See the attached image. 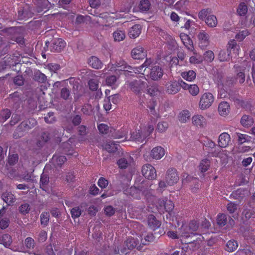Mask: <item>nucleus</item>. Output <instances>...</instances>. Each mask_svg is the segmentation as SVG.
<instances>
[{
  "instance_id": "nucleus-1",
  "label": "nucleus",
  "mask_w": 255,
  "mask_h": 255,
  "mask_svg": "<svg viewBox=\"0 0 255 255\" xmlns=\"http://www.w3.org/2000/svg\"><path fill=\"white\" fill-rule=\"evenodd\" d=\"M143 74L153 81H158L163 75V70L158 65H154L150 69H144Z\"/></svg>"
},
{
  "instance_id": "nucleus-2",
  "label": "nucleus",
  "mask_w": 255,
  "mask_h": 255,
  "mask_svg": "<svg viewBox=\"0 0 255 255\" xmlns=\"http://www.w3.org/2000/svg\"><path fill=\"white\" fill-rule=\"evenodd\" d=\"M214 99V97L211 93H204L202 95L199 102V108L202 110L209 108L212 105Z\"/></svg>"
},
{
  "instance_id": "nucleus-3",
  "label": "nucleus",
  "mask_w": 255,
  "mask_h": 255,
  "mask_svg": "<svg viewBox=\"0 0 255 255\" xmlns=\"http://www.w3.org/2000/svg\"><path fill=\"white\" fill-rule=\"evenodd\" d=\"M141 172L145 178L148 179H154L156 177L155 169L150 164H146L142 166Z\"/></svg>"
},
{
  "instance_id": "nucleus-4",
  "label": "nucleus",
  "mask_w": 255,
  "mask_h": 255,
  "mask_svg": "<svg viewBox=\"0 0 255 255\" xmlns=\"http://www.w3.org/2000/svg\"><path fill=\"white\" fill-rule=\"evenodd\" d=\"M166 181L169 185L176 183L179 180V176L175 168H170L168 169L166 174Z\"/></svg>"
},
{
  "instance_id": "nucleus-5",
  "label": "nucleus",
  "mask_w": 255,
  "mask_h": 255,
  "mask_svg": "<svg viewBox=\"0 0 255 255\" xmlns=\"http://www.w3.org/2000/svg\"><path fill=\"white\" fill-rule=\"evenodd\" d=\"M66 43L61 38H55L53 39L50 46V49L53 52H60L65 47Z\"/></svg>"
},
{
  "instance_id": "nucleus-6",
  "label": "nucleus",
  "mask_w": 255,
  "mask_h": 255,
  "mask_svg": "<svg viewBox=\"0 0 255 255\" xmlns=\"http://www.w3.org/2000/svg\"><path fill=\"white\" fill-rule=\"evenodd\" d=\"M146 55V51L140 45L135 47L131 51V56L134 59H142Z\"/></svg>"
},
{
  "instance_id": "nucleus-7",
  "label": "nucleus",
  "mask_w": 255,
  "mask_h": 255,
  "mask_svg": "<svg viewBox=\"0 0 255 255\" xmlns=\"http://www.w3.org/2000/svg\"><path fill=\"white\" fill-rule=\"evenodd\" d=\"M146 86V83L140 80H134L129 83L130 90L136 94H139Z\"/></svg>"
},
{
  "instance_id": "nucleus-8",
  "label": "nucleus",
  "mask_w": 255,
  "mask_h": 255,
  "mask_svg": "<svg viewBox=\"0 0 255 255\" xmlns=\"http://www.w3.org/2000/svg\"><path fill=\"white\" fill-rule=\"evenodd\" d=\"M137 241L133 238H129L124 243V248L121 249L122 254H127L128 250H131L137 246Z\"/></svg>"
},
{
  "instance_id": "nucleus-9",
  "label": "nucleus",
  "mask_w": 255,
  "mask_h": 255,
  "mask_svg": "<svg viewBox=\"0 0 255 255\" xmlns=\"http://www.w3.org/2000/svg\"><path fill=\"white\" fill-rule=\"evenodd\" d=\"M33 13L29 7L20 8L18 11L17 17L19 20H25L33 16Z\"/></svg>"
},
{
  "instance_id": "nucleus-10",
  "label": "nucleus",
  "mask_w": 255,
  "mask_h": 255,
  "mask_svg": "<svg viewBox=\"0 0 255 255\" xmlns=\"http://www.w3.org/2000/svg\"><path fill=\"white\" fill-rule=\"evenodd\" d=\"M166 92L169 94H175L180 91L178 81H170L166 84Z\"/></svg>"
},
{
  "instance_id": "nucleus-11",
  "label": "nucleus",
  "mask_w": 255,
  "mask_h": 255,
  "mask_svg": "<svg viewBox=\"0 0 255 255\" xmlns=\"http://www.w3.org/2000/svg\"><path fill=\"white\" fill-rule=\"evenodd\" d=\"M231 141L230 135L227 132L221 133L218 138V144L220 147H226Z\"/></svg>"
},
{
  "instance_id": "nucleus-12",
  "label": "nucleus",
  "mask_w": 255,
  "mask_h": 255,
  "mask_svg": "<svg viewBox=\"0 0 255 255\" xmlns=\"http://www.w3.org/2000/svg\"><path fill=\"white\" fill-rule=\"evenodd\" d=\"M87 62L90 67L95 69H100L103 66V63L96 56H92L90 57L87 60Z\"/></svg>"
},
{
  "instance_id": "nucleus-13",
  "label": "nucleus",
  "mask_w": 255,
  "mask_h": 255,
  "mask_svg": "<svg viewBox=\"0 0 255 255\" xmlns=\"http://www.w3.org/2000/svg\"><path fill=\"white\" fill-rule=\"evenodd\" d=\"M165 150L161 146L153 148L150 153V156L155 159H161L165 154Z\"/></svg>"
},
{
  "instance_id": "nucleus-14",
  "label": "nucleus",
  "mask_w": 255,
  "mask_h": 255,
  "mask_svg": "<svg viewBox=\"0 0 255 255\" xmlns=\"http://www.w3.org/2000/svg\"><path fill=\"white\" fill-rule=\"evenodd\" d=\"M192 123L194 126L203 128L206 125V120L200 115L194 116L192 118Z\"/></svg>"
},
{
  "instance_id": "nucleus-15",
  "label": "nucleus",
  "mask_w": 255,
  "mask_h": 255,
  "mask_svg": "<svg viewBox=\"0 0 255 255\" xmlns=\"http://www.w3.org/2000/svg\"><path fill=\"white\" fill-rule=\"evenodd\" d=\"M147 222L149 227L153 230H155L161 225V223L157 220L156 217L152 214L148 215Z\"/></svg>"
},
{
  "instance_id": "nucleus-16",
  "label": "nucleus",
  "mask_w": 255,
  "mask_h": 255,
  "mask_svg": "<svg viewBox=\"0 0 255 255\" xmlns=\"http://www.w3.org/2000/svg\"><path fill=\"white\" fill-rule=\"evenodd\" d=\"M141 26L140 24H135L132 26L128 31V35L130 38H135L141 33Z\"/></svg>"
},
{
  "instance_id": "nucleus-17",
  "label": "nucleus",
  "mask_w": 255,
  "mask_h": 255,
  "mask_svg": "<svg viewBox=\"0 0 255 255\" xmlns=\"http://www.w3.org/2000/svg\"><path fill=\"white\" fill-rule=\"evenodd\" d=\"M232 53L229 50H221L218 54V59L221 62L228 61L232 58Z\"/></svg>"
},
{
  "instance_id": "nucleus-18",
  "label": "nucleus",
  "mask_w": 255,
  "mask_h": 255,
  "mask_svg": "<svg viewBox=\"0 0 255 255\" xmlns=\"http://www.w3.org/2000/svg\"><path fill=\"white\" fill-rule=\"evenodd\" d=\"M146 137V135L145 134H143L142 131L140 130H136L131 133L130 138L133 141L142 142Z\"/></svg>"
},
{
  "instance_id": "nucleus-19",
  "label": "nucleus",
  "mask_w": 255,
  "mask_h": 255,
  "mask_svg": "<svg viewBox=\"0 0 255 255\" xmlns=\"http://www.w3.org/2000/svg\"><path fill=\"white\" fill-rule=\"evenodd\" d=\"M218 112L222 116H227L230 112V105L227 102H221L218 106Z\"/></svg>"
},
{
  "instance_id": "nucleus-20",
  "label": "nucleus",
  "mask_w": 255,
  "mask_h": 255,
  "mask_svg": "<svg viewBox=\"0 0 255 255\" xmlns=\"http://www.w3.org/2000/svg\"><path fill=\"white\" fill-rule=\"evenodd\" d=\"M1 198L4 202L8 205H11L15 201V197L13 194L10 192H5L1 195Z\"/></svg>"
},
{
  "instance_id": "nucleus-21",
  "label": "nucleus",
  "mask_w": 255,
  "mask_h": 255,
  "mask_svg": "<svg viewBox=\"0 0 255 255\" xmlns=\"http://www.w3.org/2000/svg\"><path fill=\"white\" fill-rule=\"evenodd\" d=\"M49 182V178L47 174L43 173L40 177V187L44 191L48 189V186Z\"/></svg>"
},
{
  "instance_id": "nucleus-22",
  "label": "nucleus",
  "mask_w": 255,
  "mask_h": 255,
  "mask_svg": "<svg viewBox=\"0 0 255 255\" xmlns=\"http://www.w3.org/2000/svg\"><path fill=\"white\" fill-rule=\"evenodd\" d=\"M236 83L235 77L232 76L227 77L224 80L223 83H222V86L223 88L228 90V88L234 86Z\"/></svg>"
},
{
  "instance_id": "nucleus-23",
  "label": "nucleus",
  "mask_w": 255,
  "mask_h": 255,
  "mask_svg": "<svg viewBox=\"0 0 255 255\" xmlns=\"http://www.w3.org/2000/svg\"><path fill=\"white\" fill-rule=\"evenodd\" d=\"M200 240H194L193 242H185L187 245L185 247L187 250H190L191 251H195L200 247Z\"/></svg>"
},
{
  "instance_id": "nucleus-24",
  "label": "nucleus",
  "mask_w": 255,
  "mask_h": 255,
  "mask_svg": "<svg viewBox=\"0 0 255 255\" xmlns=\"http://www.w3.org/2000/svg\"><path fill=\"white\" fill-rule=\"evenodd\" d=\"M206 24L210 27H215L218 24V20L216 16L213 14L209 15L205 19Z\"/></svg>"
},
{
  "instance_id": "nucleus-25",
  "label": "nucleus",
  "mask_w": 255,
  "mask_h": 255,
  "mask_svg": "<svg viewBox=\"0 0 255 255\" xmlns=\"http://www.w3.org/2000/svg\"><path fill=\"white\" fill-rule=\"evenodd\" d=\"M138 7L141 11H147L151 8L150 1L149 0H140Z\"/></svg>"
},
{
  "instance_id": "nucleus-26",
  "label": "nucleus",
  "mask_w": 255,
  "mask_h": 255,
  "mask_svg": "<svg viewBox=\"0 0 255 255\" xmlns=\"http://www.w3.org/2000/svg\"><path fill=\"white\" fill-rule=\"evenodd\" d=\"M180 37L184 45L190 49L193 47V43L192 40L190 39L189 36L185 34H181Z\"/></svg>"
},
{
  "instance_id": "nucleus-27",
  "label": "nucleus",
  "mask_w": 255,
  "mask_h": 255,
  "mask_svg": "<svg viewBox=\"0 0 255 255\" xmlns=\"http://www.w3.org/2000/svg\"><path fill=\"white\" fill-rule=\"evenodd\" d=\"M131 158L130 156H128L126 158L123 157L120 158L117 162V163L120 168L125 169L129 164Z\"/></svg>"
},
{
  "instance_id": "nucleus-28",
  "label": "nucleus",
  "mask_w": 255,
  "mask_h": 255,
  "mask_svg": "<svg viewBox=\"0 0 255 255\" xmlns=\"http://www.w3.org/2000/svg\"><path fill=\"white\" fill-rule=\"evenodd\" d=\"M118 146L119 145L114 141H110L105 144L104 148L109 152H114L118 150Z\"/></svg>"
},
{
  "instance_id": "nucleus-29",
  "label": "nucleus",
  "mask_w": 255,
  "mask_h": 255,
  "mask_svg": "<svg viewBox=\"0 0 255 255\" xmlns=\"http://www.w3.org/2000/svg\"><path fill=\"white\" fill-rule=\"evenodd\" d=\"M241 124L244 127H250L254 123L253 119L248 115H244L241 120Z\"/></svg>"
},
{
  "instance_id": "nucleus-30",
  "label": "nucleus",
  "mask_w": 255,
  "mask_h": 255,
  "mask_svg": "<svg viewBox=\"0 0 255 255\" xmlns=\"http://www.w3.org/2000/svg\"><path fill=\"white\" fill-rule=\"evenodd\" d=\"M35 121L33 119L28 120L22 122L20 125L21 127L26 131V132L32 128L34 127Z\"/></svg>"
},
{
  "instance_id": "nucleus-31",
  "label": "nucleus",
  "mask_w": 255,
  "mask_h": 255,
  "mask_svg": "<svg viewBox=\"0 0 255 255\" xmlns=\"http://www.w3.org/2000/svg\"><path fill=\"white\" fill-rule=\"evenodd\" d=\"M182 77L185 80L192 81L196 78V73L193 70H189L188 72H184L181 73Z\"/></svg>"
},
{
  "instance_id": "nucleus-32",
  "label": "nucleus",
  "mask_w": 255,
  "mask_h": 255,
  "mask_svg": "<svg viewBox=\"0 0 255 255\" xmlns=\"http://www.w3.org/2000/svg\"><path fill=\"white\" fill-rule=\"evenodd\" d=\"M238 247V244L234 240H230L226 244V250L229 252L235 251Z\"/></svg>"
},
{
  "instance_id": "nucleus-33",
  "label": "nucleus",
  "mask_w": 255,
  "mask_h": 255,
  "mask_svg": "<svg viewBox=\"0 0 255 255\" xmlns=\"http://www.w3.org/2000/svg\"><path fill=\"white\" fill-rule=\"evenodd\" d=\"M12 242L11 238L8 234L3 235L0 237V244H3L4 247H9Z\"/></svg>"
},
{
  "instance_id": "nucleus-34",
  "label": "nucleus",
  "mask_w": 255,
  "mask_h": 255,
  "mask_svg": "<svg viewBox=\"0 0 255 255\" xmlns=\"http://www.w3.org/2000/svg\"><path fill=\"white\" fill-rule=\"evenodd\" d=\"M188 2L186 0H180L174 5V8L177 10L184 11L187 9Z\"/></svg>"
},
{
  "instance_id": "nucleus-35",
  "label": "nucleus",
  "mask_w": 255,
  "mask_h": 255,
  "mask_svg": "<svg viewBox=\"0 0 255 255\" xmlns=\"http://www.w3.org/2000/svg\"><path fill=\"white\" fill-rule=\"evenodd\" d=\"M25 132L26 131L23 128V127H21V125L20 124L14 131L13 137L15 139H18L24 136Z\"/></svg>"
},
{
  "instance_id": "nucleus-36",
  "label": "nucleus",
  "mask_w": 255,
  "mask_h": 255,
  "mask_svg": "<svg viewBox=\"0 0 255 255\" xmlns=\"http://www.w3.org/2000/svg\"><path fill=\"white\" fill-rule=\"evenodd\" d=\"M40 139L41 140H39L37 143L38 146H42L43 143L47 142L50 139L49 133L47 131L43 132L40 135Z\"/></svg>"
},
{
  "instance_id": "nucleus-37",
  "label": "nucleus",
  "mask_w": 255,
  "mask_h": 255,
  "mask_svg": "<svg viewBox=\"0 0 255 255\" xmlns=\"http://www.w3.org/2000/svg\"><path fill=\"white\" fill-rule=\"evenodd\" d=\"M33 79L40 83H45L47 80L46 76L39 71L34 73Z\"/></svg>"
},
{
  "instance_id": "nucleus-38",
  "label": "nucleus",
  "mask_w": 255,
  "mask_h": 255,
  "mask_svg": "<svg viewBox=\"0 0 255 255\" xmlns=\"http://www.w3.org/2000/svg\"><path fill=\"white\" fill-rule=\"evenodd\" d=\"M113 35L114 40L115 41H118V42L123 40L126 37L125 32L123 31L119 30L115 31L113 33Z\"/></svg>"
},
{
  "instance_id": "nucleus-39",
  "label": "nucleus",
  "mask_w": 255,
  "mask_h": 255,
  "mask_svg": "<svg viewBox=\"0 0 255 255\" xmlns=\"http://www.w3.org/2000/svg\"><path fill=\"white\" fill-rule=\"evenodd\" d=\"M198 38L201 43H203L205 45H207L209 43V35L205 32V31L202 30L198 35Z\"/></svg>"
},
{
  "instance_id": "nucleus-40",
  "label": "nucleus",
  "mask_w": 255,
  "mask_h": 255,
  "mask_svg": "<svg viewBox=\"0 0 255 255\" xmlns=\"http://www.w3.org/2000/svg\"><path fill=\"white\" fill-rule=\"evenodd\" d=\"M136 186L139 193L142 194L145 193L149 187L147 181H143Z\"/></svg>"
},
{
  "instance_id": "nucleus-41",
  "label": "nucleus",
  "mask_w": 255,
  "mask_h": 255,
  "mask_svg": "<svg viewBox=\"0 0 255 255\" xmlns=\"http://www.w3.org/2000/svg\"><path fill=\"white\" fill-rule=\"evenodd\" d=\"M127 192L128 194L133 198H138L140 196V193L135 185L130 187L127 190Z\"/></svg>"
},
{
  "instance_id": "nucleus-42",
  "label": "nucleus",
  "mask_w": 255,
  "mask_h": 255,
  "mask_svg": "<svg viewBox=\"0 0 255 255\" xmlns=\"http://www.w3.org/2000/svg\"><path fill=\"white\" fill-rule=\"evenodd\" d=\"M87 127L86 126L82 125L78 127V134L80 136L79 137V141L86 140L84 136L87 134Z\"/></svg>"
},
{
  "instance_id": "nucleus-43",
  "label": "nucleus",
  "mask_w": 255,
  "mask_h": 255,
  "mask_svg": "<svg viewBox=\"0 0 255 255\" xmlns=\"http://www.w3.org/2000/svg\"><path fill=\"white\" fill-rule=\"evenodd\" d=\"M93 110V107L89 104L84 105L81 109L82 113L87 116L92 115L94 113Z\"/></svg>"
},
{
  "instance_id": "nucleus-44",
  "label": "nucleus",
  "mask_w": 255,
  "mask_h": 255,
  "mask_svg": "<svg viewBox=\"0 0 255 255\" xmlns=\"http://www.w3.org/2000/svg\"><path fill=\"white\" fill-rule=\"evenodd\" d=\"M40 224L43 227L48 225L49 221V214L48 212H43L40 215Z\"/></svg>"
},
{
  "instance_id": "nucleus-45",
  "label": "nucleus",
  "mask_w": 255,
  "mask_h": 255,
  "mask_svg": "<svg viewBox=\"0 0 255 255\" xmlns=\"http://www.w3.org/2000/svg\"><path fill=\"white\" fill-rule=\"evenodd\" d=\"M60 97L65 100L71 99L70 90L66 87L62 88L60 90Z\"/></svg>"
},
{
  "instance_id": "nucleus-46",
  "label": "nucleus",
  "mask_w": 255,
  "mask_h": 255,
  "mask_svg": "<svg viewBox=\"0 0 255 255\" xmlns=\"http://www.w3.org/2000/svg\"><path fill=\"white\" fill-rule=\"evenodd\" d=\"M155 65L154 60L151 58H146L143 64L139 67L140 71H142L143 68L145 67L146 69H150L152 66Z\"/></svg>"
},
{
  "instance_id": "nucleus-47",
  "label": "nucleus",
  "mask_w": 255,
  "mask_h": 255,
  "mask_svg": "<svg viewBox=\"0 0 255 255\" xmlns=\"http://www.w3.org/2000/svg\"><path fill=\"white\" fill-rule=\"evenodd\" d=\"M190 112L187 110H184L181 112L179 117V120L181 123H186L190 119Z\"/></svg>"
},
{
  "instance_id": "nucleus-48",
  "label": "nucleus",
  "mask_w": 255,
  "mask_h": 255,
  "mask_svg": "<svg viewBox=\"0 0 255 255\" xmlns=\"http://www.w3.org/2000/svg\"><path fill=\"white\" fill-rule=\"evenodd\" d=\"M210 165V161L207 159L202 160L199 165V168L202 172H205L209 169Z\"/></svg>"
},
{
  "instance_id": "nucleus-49",
  "label": "nucleus",
  "mask_w": 255,
  "mask_h": 255,
  "mask_svg": "<svg viewBox=\"0 0 255 255\" xmlns=\"http://www.w3.org/2000/svg\"><path fill=\"white\" fill-rule=\"evenodd\" d=\"M189 228V230L191 232V235H196V234L194 232L197 231L199 228V224L195 220L191 221L187 225Z\"/></svg>"
},
{
  "instance_id": "nucleus-50",
  "label": "nucleus",
  "mask_w": 255,
  "mask_h": 255,
  "mask_svg": "<svg viewBox=\"0 0 255 255\" xmlns=\"http://www.w3.org/2000/svg\"><path fill=\"white\" fill-rule=\"evenodd\" d=\"M180 233L183 237L188 238L190 236L191 232L189 230V228L187 225H182L180 228Z\"/></svg>"
},
{
  "instance_id": "nucleus-51",
  "label": "nucleus",
  "mask_w": 255,
  "mask_h": 255,
  "mask_svg": "<svg viewBox=\"0 0 255 255\" xmlns=\"http://www.w3.org/2000/svg\"><path fill=\"white\" fill-rule=\"evenodd\" d=\"M11 115V112L8 109H4L0 113V121L3 122L7 120Z\"/></svg>"
},
{
  "instance_id": "nucleus-52",
  "label": "nucleus",
  "mask_w": 255,
  "mask_h": 255,
  "mask_svg": "<svg viewBox=\"0 0 255 255\" xmlns=\"http://www.w3.org/2000/svg\"><path fill=\"white\" fill-rule=\"evenodd\" d=\"M211 13L212 11L210 8L203 9L199 11L198 13V17L199 19L204 20Z\"/></svg>"
},
{
  "instance_id": "nucleus-53",
  "label": "nucleus",
  "mask_w": 255,
  "mask_h": 255,
  "mask_svg": "<svg viewBox=\"0 0 255 255\" xmlns=\"http://www.w3.org/2000/svg\"><path fill=\"white\" fill-rule=\"evenodd\" d=\"M44 251L47 255H61L63 252V251H58V252L57 251H56V253H55L53 251L52 247L51 245L47 246Z\"/></svg>"
},
{
  "instance_id": "nucleus-54",
  "label": "nucleus",
  "mask_w": 255,
  "mask_h": 255,
  "mask_svg": "<svg viewBox=\"0 0 255 255\" xmlns=\"http://www.w3.org/2000/svg\"><path fill=\"white\" fill-rule=\"evenodd\" d=\"M168 128V124L166 122L162 121L158 123L156 129L159 132H163L166 130Z\"/></svg>"
},
{
  "instance_id": "nucleus-55",
  "label": "nucleus",
  "mask_w": 255,
  "mask_h": 255,
  "mask_svg": "<svg viewBox=\"0 0 255 255\" xmlns=\"http://www.w3.org/2000/svg\"><path fill=\"white\" fill-rule=\"evenodd\" d=\"M217 224L221 227L224 226L227 222V217L224 214L218 215L217 217Z\"/></svg>"
},
{
  "instance_id": "nucleus-56",
  "label": "nucleus",
  "mask_w": 255,
  "mask_h": 255,
  "mask_svg": "<svg viewBox=\"0 0 255 255\" xmlns=\"http://www.w3.org/2000/svg\"><path fill=\"white\" fill-rule=\"evenodd\" d=\"M52 159L55 161V164L58 166L62 165L66 160V158L65 156H53Z\"/></svg>"
},
{
  "instance_id": "nucleus-57",
  "label": "nucleus",
  "mask_w": 255,
  "mask_h": 255,
  "mask_svg": "<svg viewBox=\"0 0 255 255\" xmlns=\"http://www.w3.org/2000/svg\"><path fill=\"white\" fill-rule=\"evenodd\" d=\"M33 1L41 11L47 7V0H33Z\"/></svg>"
},
{
  "instance_id": "nucleus-58",
  "label": "nucleus",
  "mask_w": 255,
  "mask_h": 255,
  "mask_svg": "<svg viewBox=\"0 0 255 255\" xmlns=\"http://www.w3.org/2000/svg\"><path fill=\"white\" fill-rule=\"evenodd\" d=\"M81 207H80L79 206L73 208L71 210V216L73 219L79 217L81 215Z\"/></svg>"
},
{
  "instance_id": "nucleus-59",
  "label": "nucleus",
  "mask_w": 255,
  "mask_h": 255,
  "mask_svg": "<svg viewBox=\"0 0 255 255\" xmlns=\"http://www.w3.org/2000/svg\"><path fill=\"white\" fill-rule=\"evenodd\" d=\"M242 214L246 220H249L251 218H254L255 217V211L250 209L244 210Z\"/></svg>"
},
{
  "instance_id": "nucleus-60",
  "label": "nucleus",
  "mask_w": 255,
  "mask_h": 255,
  "mask_svg": "<svg viewBox=\"0 0 255 255\" xmlns=\"http://www.w3.org/2000/svg\"><path fill=\"white\" fill-rule=\"evenodd\" d=\"M248 11V7L247 5L243 2L240 4L237 12L240 15H245Z\"/></svg>"
},
{
  "instance_id": "nucleus-61",
  "label": "nucleus",
  "mask_w": 255,
  "mask_h": 255,
  "mask_svg": "<svg viewBox=\"0 0 255 255\" xmlns=\"http://www.w3.org/2000/svg\"><path fill=\"white\" fill-rule=\"evenodd\" d=\"M24 245L27 249H33L35 246V241L31 237H27L25 239Z\"/></svg>"
},
{
  "instance_id": "nucleus-62",
  "label": "nucleus",
  "mask_w": 255,
  "mask_h": 255,
  "mask_svg": "<svg viewBox=\"0 0 255 255\" xmlns=\"http://www.w3.org/2000/svg\"><path fill=\"white\" fill-rule=\"evenodd\" d=\"M237 135L238 136V142L240 144H242L246 141H250V137L246 134H244L240 133H237Z\"/></svg>"
},
{
  "instance_id": "nucleus-63",
  "label": "nucleus",
  "mask_w": 255,
  "mask_h": 255,
  "mask_svg": "<svg viewBox=\"0 0 255 255\" xmlns=\"http://www.w3.org/2000/svg\"><path fill=\"white\" fill-rule=\"evenodd\" d=\"M190 93L193 96H196L199 93V88L197 85H190L188 88Z\"/></svg>"
},
{
  "instance_id": "nucleus-64",
  "label": "nucleus",
  "mask_w": 255,
  "mask_h": 255,
  "mask_svg": "<svg viewBox=\"0 0 255 255\" xmlns=\"http://www.w3.org/2000/svg\"><path fill=\"white\" fill-rule=\"evenodd\" d=\"M204 58L205 60L211 62L214 60V54L212 51H207L204 54Z\"/></svg>"
}]
</instances>
